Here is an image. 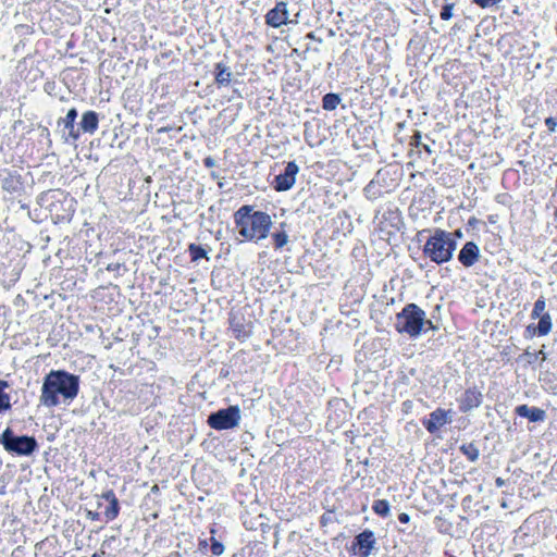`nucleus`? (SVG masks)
Segmentation results:
<instances>
[{
  "mask_svg": "<svg viewBox=\"0 0 557 557\" xmlns=\"http://www.w3.org/2000/svg\"><path fill=\"white\" fill-rule=\"evenodd\" d=\"M81 379L65 370H51L42 381L39 401L47 408L70 404L78 395Z\"/></svg>",
  "mask_w": 557,
  "mask_h": 557,
  "instance_id": "obj_1",
  "label": "nucleus"
},
{
  "mask_svg": "<svg viewBox=\"0 0 557 557\" xmlns=\"http://www.w3.org/2000/svg\"><path fill=\"white\" fill-rule=\"evenodd\" d=\"M395 329L400 334H407L411 338H417L422 333L438 331L441 324L434 320V315L428 319L422 308L417 304L410 302L396 314Z\"/></svg>",
  "mask_w": 557,
  "mask_h": 557,
  "instance_id": "obj_2",
  "label": "nucleus"
},
{
  "mask_svg": "<svg viewBox=\"0 0 557 557\" xmlns=\"http://www.w3.org/2000/svg\"><path fill=\"white\" fill-rule=\"evenodd\" d=\"M234 219L239 235L248 240H260L268 236L272 225L271 216L262 211H255L251 206H243L235 213Z\"/></svg>",
  "mask_w": 557,
  "mask_h": 557,
  "instance_id": "obj_3",
  "label": "nucleus"
},
{
  "mask_svg": "<svg viewBox=\"0 0 557 557\" xmlns=\"http://www.w3.org/2000/svg\"><path fill=\"white\" fill-rule=\"evenodd\" d=\"M457 248L454 234L442 228H435L423 245V256L435 264L449 262Z\"/></svg>",
  "mask_w": 557,
  "mask_h": 557,
  "instance_id": "obj_4",
  "label": "nucleus"
},
{
  "mask_svg": "<svg viewBox=\"0 0 557 557\" xmlns=\"http://www.w3.org/2000/svg\"><path fill=\"white\" fill-rule=\"evenodd\" d=\"M0 444L5 451L16 456H30L38 448L34 436L17 435L11 428L0 434Z\"/></svg>",
  "mask_w": 557,
  "mask_h": 557,
  "instance_id": "obj_5",
  "label": "nucleus"
},
{
  "mask_svg": "<svg viewBox=\"0 0 557 557\" xmlns=\"http://www.w3.org/2000/svg\"><path fill=\"white\" fill-rule=\"evenodd\" d=\"M240 420V409L238 406H228L219 409L208 416L207 423L214 430H228L238 425Z\"/></svg>",
  "mask_w": 557,
  "mask_h": 557,
  "instance_id": "obj_6",
  "label": "nucleus"
},
{
  "mask_svg": "<svg viewBox=\"0 0 557 557\" xmlns=\"http://www.w3.org/2000/svg\"><path fill=\"white\" fill-rule=\"evenodd\" d=\"M373 549H376V539L372 530L364 529L354 537L352 552L355 555L369 557Z\"/></svg>",
  "mask_w": 557,
  "mask_h": 557,
  "instance_id": "obj_7",
  "label": "nucleus"
},
{
  "mask_svg": "<svg viewBox=\"0 0 557 557\" xmlns=\"http://www.w3.org/2000/svg\"><path fill=\"white\" fill-rule=\"evenodd\" d=\"M451 410L437 408L429 414V418L423 420V425L431 434L436 433L445 424L451 423Z\"/></svg>",
  "mask_w": 557,
  "mask_h": 557,
  "instance_id": "obj_8",
  "label": "nucleus"
},
{
  "mask_svg": "<svg viewBox=\"0 0 557 557\" xmlns=\"http://www.w3.org/2000/svg\"><path fill=\"white\" fill-rule=\"evenodd\" d=\"M482 401H483V395H482L481 391L476 386L469 387L458 398L459 410L462 413H468L471 410L480 407Z\"/></svg>",
  "mask_w": 557,
  "mask_h": 557,
  "instance_id": "obj_9",
  "label": "nucleus"
},
{
  "mask_svg": "<svg viewBox=\"0 0 557 557\" xmlns=\"http://www.w3.org/2000/svg\"><path fill=\"white\" fill-rule=\"evenodd\" d=\"M457 258L465 268H470L478 262L480 248L474 242H467L459 250Z\"/></svg>",
  "mask_w": 557,
  "mask_h": 557,
  "instance_id": "obj_10",
  "label": "nucleus"
},
{
  "mask_svg": "<svg viewBox=\"0 0 557 557\" xmlns=\"http://www.w3.org/2000/svg\"><path fill=\"white\" fill-rule=\"evenodd\" d=\"M231 329L233 335L239 339L245 341L252 333V325L250 322H245V320L236 314H233L230 319Z\"/></svg>",
  "mask_w": 557,
  "mask_h": 557,
  "instance_id": "obj_11",
  "label": "nucleus"
},
{
  "mask_svg": "<svg viewBox=\"0 0 557 557\" xmlns=\"http://www.w3.org/2000/svg\"><path fill=\"white\" fill-rule=\"evenodd\" d=\"M515 413L521 418L528 419L530 422H543L546 419L545 410L539 407H530L525 404L517 406Z\"/></svg>",
  "mask_w": 557,
  "mask_h": 557,
  "instance_id": "obj_12",
  "label": "nucleus"
},
{
  "mask_svg": "<svg viewBox=\"0 0 557 557\" xmlns=\"http://www.w3.org/2000/svg\"><path fill=\"white\" fill-rule=\"evenodd\" d=\"M298 172L299 166L294 161L287 163L284 173H281V191L289 190L294 186Z\"/></svg>",
  "mask_w": 557,
  "mask_h": 557,
  "instance_id": "obj_13",
  "label": "nucleus"
},
{
  "mask_svg": "<svg viewBox=\"0 0 557 557\" xmlns=\"http://www.w3.org/2000/svg\"><path fill=\"white\" fill-rule=\"evenodd\" d=\"M78 124L83 133L94 134L98 129L99 115L96 111H86L83 113Z\"/></svg>",
  "mask_w": 557,
  "mask_h": 557,
  "instance_id": "obj_14",
  "label": "nucleus"
},
{
  "mask_svg": "<svg viewBox=\"0 0 557 557\" xmlns=\"http://www.w3.org/2000/svg\"><path fill=\"white\" fill-rule=\"evenodd\" d=\"M22 186L21 175L17 172L7 171L5 175L1 178V187L3 190L14 194L20 190Z\"/></svg>",
  "mask_w": 557,
  "mask_h": 557,
  "instance_id": "obj_15",
  "label": "nucleus"
},
{
  "mask_svg": "<svg viewBox=\"0 0 557 557\" xmlns=\"http://www.w3.org/2000/svg\"><path fill=\"white\" fill-rule=\"evenodd\" d=\"M232 71L230 66L223 62H219L214 65V78L219 86H227L232 81Z\"/></svg>",
  "mask_w": 557,
  "mask_h": 557,
  "instance_id": "obj_16",
  "label": "nucleus"
},
{
  "mask_svg": "<svg viewBox=\"0 0 557 557\" xmlns=\"http://www.w3.org/2000/svg\"><path fill=\"white\" fill-rule=\"evenodd\" d=\"M537 319H539V323L534 327V334H536V336H540V337L547 335L550 332L552 326H553L550 314L544 313V315H541Z\"/></svg>",
  "mask_w": 557,
  "mask_h": 557,
  "instance_id": "obj_17",
  "label": "nucleus"
},
{
  "mask_svg": "<svg viewBox=\"0 0 557 557\" xmlns=\"http://www.w3.org/2000/svg\"><path fill=\"white\" fill-rule=\"evenodd\" d=\"M10 385L7 381L0 380V412L7 411L11 408L10 395L5 392Z\"/></svg>",
  "mask_w": 557,
  "mask_h": 557,
  "instance_id": "obj_18",
  "label": "nucleus"
},
{
  "mask_svg": "<svg viewBox=\"0 0 557 557\" xmlns=\"http://www.w3.org/2000/svg\"><path fill=\"white\" fill-rule=\"evenodd\" d=\"M341 96L335 92H327L322 98V108L326 111H333L341 103Z\"/></svg>",
  "mask_w": 557,
  "mask_h": 557,
  "instance_id": "obj_19",
  "label": "nucleus"
},
{
  "mask_svg": "<svg viewBox=\"0 0 557 557\" xmlns=\"http://www.w3.org/2000/svg\"><path fill=\"white\" fill-rule=\"evenodd\" d=\"M459 449L471 462H475L479 459L480 450L473 442L462 444Z\"/></svg>",
  "mask_w": 557,
  "mask_h": 557,
  "instance_id": "obj_20",
  "label": "nucleus"
},
{
  "mask_svg": "<svg viewBox=\"0 0 557 557\" xmlns=\"http://www.w3.org/2000/svg\"><path fill=\"white\" fill-rule=\"evenodd\" d=\"M282 91L288 94L293 100L299 99L301 97L300 81L294 78V81L288 83L287 86L282 87Z\"/></svg>",
  "mask_w": 557,
  "mask_h": 557,
  "instance_id": "obj_21",
  "label": "nucleus"
},
{
  "mask_svg": "<svg viewBox=\"0 0 557 557\" xmlns=\"http://www.w3.org/2000/svg\"><path fill=\"white\" fill-rule=\"evenodd\" d=\"M78 116V112L75 108H71L66 115L64 117H60L58 120V125H63L64 128H73V126H75V121Z\"/></svg>",
  "mask_w": 557,
  "mask_h": 557,
  "instance_id": "obj_22",
  "label": "nucleus"
},
{
  "mask_svg": "<svg viewBox=\"0 0 557 557\" xmlns=\"http://www.w3.org/2000/svg\"><path fill=\"white\" fill-rule=\"evenodd\" d=\"M188 251H189L191 261H197L201 258H206L209 260L207 250L200 245H197L194 243L189 244Z\"/></svg>",
  "mask_w": 557,
  "mask_h": 557,
  "instance_id": "obj_23",
  "label": "nucleus"
},
{
  "mask_svg": "<svg viewBox=\"0 0 557 557\" xmlns=\"http://www.w3.org/2000/svg\"><path fill=\"white\" fill-rule=\"evenodd\" d=\"M373 511L381 516L387 517L391 510L389 503L386 499H377L372 505Z\"/></svg>",
  "mask_w": 557,
  "mask_h": 557,
  "instance_id": "obj_24",
  "label": "nucleus"
},
{
  "mask_svg": "<svg viewBox=\"0 0 557 557\" xmlns=\"http://www.w3.org/2000/svg\"><path fill=\"white\" fill-rule=\"evenodd\" d=\"M545 308H546V300H545L544 296H540L536 299V301L534 302V307H533V310L531 312V318L532 319H537L541 315H544Z\"/></svg>",
  "mask_w": 557,
  "mask_h": 557,
  "instance_id": "obj_25",
  "label": "nucleus"
},
{
  "mask_svg": "<svg viewBox=\"0 0 557 557\" xmlns=\"http://www.w3.org/2000/svg\"><path fill=\"white\" fill-rule=\"evenodd\" d=\"M267 24L277 28L278 27V2L265 15Z\"/></svg>",
  "mask_w": 557,
  "mask_h": 557,
  "instance_id": "obj_26",
  "label": "nucleus"
},
{
  "mask_svg": "<svg viewBox=\"0 0 557 557\" xmlns=\"http://www.w3.org/2000/svg\"><path fill=\"white\" fill-rule=\"evenodd\" d=\"M119 511H120V505H119L117 499H114L111 503H109V506L107 507V509L104 511L107 520L108 521L114 520L117 517Z\"/></svg>",
  "mask_w": 557,
  "mask_h": 557,
  "instance_id": "obj_27",
  "label": "nucleus"
},
{
  "mask_svg": "<svg viewBox=\"0 0 557 557\" xmlns=\"http://www.w3.org/2000/svg\"><path fill=\"white\" fill-rule=\"evenodd\" d=\"M210 532L212 534V536L210 537V541H211L210 550L213 555L220 556L224 553V549H225L224 545L213 536V534L215 533L214 529H211Z\"/></svg>",
  "mask_w": 557,
  "mask_h": 557,
  "instance_id": "obj_28",
  "label": "nucleus"
},
{
  "mask_svg": "<svg viewBox=\"0 0 557 557\" xmlns=\"http://www.w3.org/2000/svg\"><path fill=\"white\" fill-rule=\"evenodd\" d=\"M280 7H281V25H283V24L287 25L289 23H297L296 20L289 18L285 2L281 1Z\"/></svg>",
  "mask_w": 557,
  "mask_h": 557,
  "instance_id": "obj_29",
  "label": "nucleus"
},
{
  "mask_svg": "<svg viewBox=\"0 0 557 557\" xmlns=\"http://www.w3.org/2000/svg\"><path fill=\"white\" fill-rule=\"evenodd\" d=\"M453 9H454V4L453 3L445 4L442 8V11L440 13L441 18L443 21L450 20L453 17Z\"/></svg>",
  "mask_w": 557,
  "mask_h": 557,
  "instance_id": "obj_30",
  "label": "nucleus"
},
{
  "mask_svg": "<svg viewBox=\"0 0 557 557\" xmlns=\"http://www.w3.org/2000/svg\"><path fill=\"white\" fill-rule=\"evenodd\" d=\"M421 132L420 131H414L413 135L411 136L410 138V146L412 147H421L422 143H421Z\"/></svg>",
  "mask_w": 557,
  "mask_h": 557,
  "instance_id": "obj_31",
  "label": "nucleus"
},
{
  "mask_svg": "<svg viewBox=\"0 0 557 557\" xmlns=\"http://www.w3.org/2000/svg\"><path fill=\"white\" fill-rule=\"evenodd\" d=\"M66 129L69 132V137L72 140L76 141L79 138L81 132H82V128L79 125H78V127L73 126V128H66Z\"/></svg>",
  "mask_w": 557,
  "mask_h": 557,
  "instance_id": "obj_32",
  "label": "nucleus"
},
{
  "mask_svg": "<svg viewBox=\"0 0 557 557\" xmlns=\"http://www.w3.org/2000/svg\"><path fill=\"white\" fill-rule=\"evenodd\" d=\"M545 125L547 126L548 131L550 133H554L556 132V127H557V119L556 117H553V116H548L545 119Z\"/></svg>",
  "mask_w": 557,
  "mask_h": 557,
  "instance_id": "obj_33",
  "label": "nucleus"
},
{
  "mask_svg": "<svg viewBox=\"0 0 557 557\" xmlns=\"http://www.w3.org/2000/svg\"><path fill=\"white\" fill-rule=\"evenodd\" d=\"M102 497H103L106 500H108L109 503H111V502H112V500H114V499H117V498H116V496H115V494H114V492H113L112 490H109V491L104 492V493L102 494Z\"/></svg>",
  "mask_w": 557,
  "mask_h": 557,
  "instance_id": "obj_34",
  "label": "nucleus"
},
{
  "mask_svg": "<svg viewBox=\"0 0 557 557\" xmlns=\"http://www.w3.org/2000/svg\"><path fill=\"white\" fill-rule=\"evenodd\" d=\"M283 225L284 224L281 223V248H283L287 244V242H288L287 234L285 233L284 230H282Z\"/></svg>",
  "mask_w": 557,
  "mask_h": 557,
  "instance_id": "obj_35",
  "label": "nucleus"
},
{
  "mask_svg": "<svg viewBox=\"0 0 557 557\" xmlns=\"http://www.w3.org/2000/svg\"><path fill=\"white\" fill-rule=\"evenodd\" d=\"M398 520H399L400 523L406 524V523H408L410 521V516L408 513H406V512H401L398 516Z\"/></svg>",
  "mask_w": 557,
  "mask_h": 557,
  "instance_id": "obj_36",
  "label": "nucleus"
},
{
  "mask_svg": "<svg viewBox=\"0 0 557 557\" xmlns=\"http://www.w3.org/2000/svg\"><path fill=\"white\" fill-rule=\"evenodd\" d=\"M525 355L533 356L534 358L541 357L542 361L546 360V354L544 352L543 349L540 350L537 354H533V355H531L529 351H527Z\"/></svg>",
  "mask_w": 557,
  "mask_h": 557,
  "instance_id": "obj_37",
  "label": "nucleus"
},
{
  "mask_svg": "<svg viewBox=\"0 0 557 557\" xmlns=\"http://www.w3.org/2000/svg\"><path fill=\"white\" fill-rule=\"evenodd\" d=\"M203 162L207 168H212L215 165V160L211 157L206 158Z\"/></svg>",
  "mask_w": 557,
  "mask_h": 557,
  "instance_id": "obj_38",
  "label": "nucleus"
},
{
  "mask_svg": "<svg viewBox=\"0 0 557 557\" xmlns=\"http://www.w3.org/2000/svg\"><path fill=\"white\" fill-rule=\"evenodd\" d=\"M271 185L273 188L278 191V175H273V178L271 181Z\"/></svg>",
  "mask_w": 557,
  "mask_h": 557,
  "instance_id": "obj_39",
  "label": "nucleus"
},
{
  "mask_svg": "<svg viewBox=\"0 0 557 557\" xmlns=\"http://www.w3.org/2000/svg\"><path fill=\"white\" fill-rule=\"evenodd\" d=\"M274 545L278 543V525L273 527Z\"/></svg>",
  "mask_w": 557,
  "mask_h": 557,
  "instance_id": "obj_40",
  "label": "nucleus"
},
{
  "mask_svg": "<svg viewBox=\"0 0 557 557\" xmlns=\"http://www.w3.org/2000/svg\"><path fill=\"white\" fill-rule=\"evenodd\" d=\"M120 267H121L120 263H110V264H108L107 270L108 271H117L120 269Z\"/></svg>",
  "mask_w": 557,
  "mask_h": 557,
  "instance_id": "obj_41",
  "label": "nucleus"
},
{
  "mask_svg": "<svg viewBox=\"0 0 557 557\" xmlns=\"http://www.w3.org/2000/svg\"><path fill=\"white\" fill-rule=\"evenodd\" d=\"M505 484H506V481H505L504 479H502V478H499V476H498V478H496V480H495V485H496L497 487H503Z\"/></svg>",
  "mask_w": 557,
  "mask_h": 557,
  "instance_id": "obj_42",
  "label": "nucleus"
},
{
  "mask_svg": "<svg viewBox=\"0 0 557 557\" xmlns=\"http://www.w3.org/2000/svg\"><path fill=\"white\" fill-rule=\"evenodd\" d=\"M535 326L536 325H533V324L528 325L525 332L529 333L531 336H536V334H534Z\"/></svg>",
  "mask_w": 557,
  "mask_h": 557,
  "instance_id": "obj_43",
  "label": "nucleus"
},
{
  "mask_svg": "<svg viewBox=\"0 0 557 557\" xmlns=\"http://www.w3.org/2000/svg\"><path fill=\"white\" fill-rule=\"evenodd\" d=\"M272 239L274 242V247L278 248V233H273L272 234Z\"/></svg>",
  "mask_w": 557,
  "mask_h": 557,
  "instance_id": "obj_44",
  "label": "nucleus"
},
{
  "mask_svg": "<svg viewBox=\"0 0 557 557\" xmlns=\"http://www.w3.org/2000/svg\"><path fill=\"white\" fill-rule=\"evenodd\" d=\"M275 48H276V39H274L272 44H269V45L267 46V49H268L269 51H272V52L274 51V49H275Z\"/></svg>",
  "mask_w": 557,
  "mask_h": 557,
  "instance_id": "obj_45",
  "label": "nucleus"
},
{
  "mask_svg": "<svg viewBox=\"0 0 557 557\" xmlns=\"http://www.w3.org/2000/svg\"><path fill=\"white\" fill-rule=\"evenodd\" d=\"M207 546H208L207 540H200L199 541V548L200 549L206 548Z\"/></svg>",
  "mask_w": 557,
  "mask_h": 557,
  "instance_id": "obj_46",
  "label": "nucleus"
},
{
  "mask_svg": "<svg viewBox=\"0 0 557 557\" xmlns=\"http://www.w3.org/2000/svg\"><path fill=\"white\" fill-rule=\"evenodd\" d=\"M421 147L424 149V151H426L429 154L432 153V149L429 145H425V144H422Z\"/></svg>",
  "mask_w": 557,
  "mask_h": 557,
  "instance_id": "obj_47",
  "label": "nucleus"
},
{
  "mask_svg": "<svg viewBox=\"0 0 557 557\" xmlns=\"http://www.w3.org/2000/svg\"><path fill=\"white\" fill-rule=\"evenodd\" d=\"M453 234H454L455 239H456V237H458V238L462 237V232L460 230H456Z\"/></svg>",
  "mask_w": 557,
  "mask_h": 557,
  "instance_id": "obj_48",
  "label": "nucleus"
},
{
  "mask_svg": "<svg viewBox=\"0 0 557 557\" xmlns=\"http://www.w3.org/2000/svg\"><path fill=\"white\" fill-rule=\"evenodd\" d=\"M552 271L557 275V260L552 264Z\"/></svg>",
  "mask_w": 557,
  "mask_h": 557,
  "instance_id": "obj_49",
  "label": "nucleus"
},
{
  "mask_svg": "<svg viewBox=\"0 0 557 557\" xmlns=\"http://www.w3.org/2000/svg\"><path fill=\"white\" fill-rule=\"evenodd\" d=\"M326 521H327V518H325V515H323L322 518H321V522L325 523Z\"/></svg>",
  "mask_w": 557,
  "mask_h": 557,
  "instance_id": "obj_50",
  "label": "nucleus"
},
{
  "mask_svg": "<svg viewBox=\"0 0 557 557\" xmlns=\"http://www.w3.org/2000/svg\"><path fill=\"white\" fill-rule=\"evenodd\" d=\"M440 309H441V306H440V305H437V306L435 307V310H437V311H438Z\"/></svg>",
  "mask_w": 557,
  "mask_h": 557,
  "instance_id": "obj_51",
  "label": "nucleus"
},
{
  "mask_svg": "<svg viewBox=\"0 0 557 557\" xmlns=\"http://www.w3.org/2000/svg\"><path fill=\"white\" fill-rule=\"evenodd\" d=\"M98 516V513L91 515V518L95 519Z\"/></svg>",
  "mask_w": 557,
  "mask_h": 557,
  "instance_id": "obj_52",
  "label": "nucleus"
},
{
  "mask_svg": "<svg viewBox=\"0 0 557 557\" xmlns=\"http://www.w3.org/2000/svg\"><path fill=\"white\" fill-rule=\"evenodd\" d=\"M92 557H99L98 554H94Z\"/></svg>",
  "mask_w": 557,
  "mask_h": 557,
  "instance_id": "obj_53",
  "label": "nucleus"
},
{
  "mask_svg": "<svg viewBox=\"0 0 557 557\" xmlns=\"http://www.w3.org/2000/svg\"><path fill=\"white\" fill-rule=\"evenodd\" d=\"M449 557H457V556H449Z\"/></svg>",
  "mask_w": 557,
  "mask_h": 557,
  "instance_id": "obj_54",
  "label": "nucleus"
}]
</instances>
